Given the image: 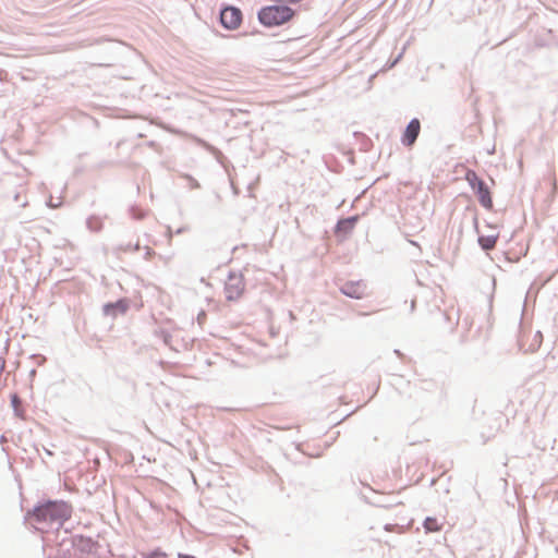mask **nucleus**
<instances>
[{"mask_svg": "<svg viewBox=\"0 0 558 558\" xmlns=\"http://www.w3.org/2000/svg\"><path fill=\"white\" fill-rule=\"evenodd\" d=\"M225 295L230 302L239 300L245 291V280L242 274L232 272L225 282Z\"/></svg>", "mask_w": 558, "mask_h": 558, "instance_id": "nucleus-3", "label": "nucleus"}, {"mask_svg": "<svg viewBox=\"0 0 558 558\" xmlns=\"http://www.w3.org/2000/svg\"><path fill=\"white\" fill-rule=\"evenodd\" d=\"M365 287L361 283H347L343 288V293L348 296L361 299L364 295Z\"/></svg>", "mask_w": 558, "mask_h": 558, "instance_id": "nucleus-7", "label": "nucleus"}, {"mask_svg": "<svg viewBox=\"0 0 558 558\" xmlns=\"http://www.w3.org/2000/svg\"><path fill=\"white\" fill-rule=\"evenodd\" d=\"M489 204H490V211L493 210V199L490 198L489 201Z\"/></svg>", "mask_w": 558, "mask_h": 558, "instance_id": "nucleus-21", "label": "nucleus"}, {"mask_svg": "<svg viewBox=\"0 0 558 558\" xmlns=\"http://www.w3.org/2000/svg\"><path fill=\"white\" fill-rule=\"evenodd\" d=\"M505 39H501V40H498L495 45L498 46L500 45Z\"/></svg>", "mask_w": 558, "mask_h": 558, "instance_id": "nucleus-20", "label": "nucleus"}, {"mask_svg": "<svg viewBox=\"0 0 558 558\" xmlns=\"http://www.w3.org/2000/svg\"><path fill=\"white\" fill-rule=\"evenodd\" d=\"M489 182H490V186H492V185H495V180H494L492 177H490V179H489Z\"/></svg>", "mask_w": 558, "mask_h": 558, "instance_id": "nucleus-19", "label": "nucleus"}, {"mask_svg": "<svg viewBox=\"0 0 558 558\" xmlns=\"http://www.w3.org/2000/svg\"><path fill=\"white\" fill-rule=\"evenodd\" d=\"M295 12L287 5H268L258 12V21L266 27L280 26L288 23Z\"/></svg>", "mask_w": 558, "mask_h": 558, "instance_id": "nucleus-2", "label": "nucleus"}, {"mask_svg": "<svg viewBox=\"0 0 558 558\" xmlns=\"http://www.w3.org/2000/svg\"><path fill=\"white\" fill-rule=\"evenodd\" d=\"M534 341L537 342V348L541 347L542 344V341H543V333L542 331H536L535 336H534Z\"/></svg>", "mask_w": 558, "mask_h": 558, "instance_id": "nucleus-13", "label": "nucleus"}, {"mask_svg": "<svg viewBox=\"0 0 558 558\" xmlns=\"http://www.w3.org/2000/svg\"><path fill=\"white\" fill-rule=\"evenodd\" d=\"M498 236L499 232L497 231V227L490 222V247L495 245Z\"/></svg>", "mask_w": 558, "mask_h": 558, "instance_id": "nucleus-11", "label": "nucleus"}, {"mask_svg": "<svg viewBox=\"0 0 558 558\" xmlns=\"http://www.w3.org/2000/svg\"><path fill=\"white\" fill-rule=\"evenodd\" d=\"M33 515L38 522L62 523L71 517V507L63 501H49L37 507Z\"/></svg>", "mask_w": 558, "mask_h": 558, "instance_id": "nucleus-1", "label": "nucleus"}, {"mask_svg": "<svg viewBox=\"0 0 558 558\" xmlns=\"http://www.w3.org/2000/svg\"><path fill=\"white\" fill-rule=\"evenodd\" d=\"M220 22L227 29H236L242 23V12L235 7H227L220 13Z\"/></svg>", "mask_w": 558, "mask_h": 558, "instance_id": "nucleus-4", "label": "nucleus"}, {"mask_svg": "<svg viewBox=\"0 0 558 558\" xmlns=\"http://www.w3.org/2000/svg\"><path fill=\"white\" fill-rule=\"evenodd\" d=\"M480 243L484 250L488 248V244H486L485 240L483 238L480 239Z\"/></svg>", "mask_w": 558, "mask_h": 558, "instance_id": "nucleus-16", "label": "nucleus"}, {"mask_svg": "<svg viewBox=\"0 0 558 558\" xmlns=\"http://www.w3.org/2000/svg\"><path fill=\"white\" fill-rule=\"evenodd\" d=\"M179 558H196V557H194V556H192V555H183V554H180V555H179Z\"/></svg>", "mask_w": 558, "mask_h": 558, "instance_id": "nucleus-17", "label": "nucleus"}, {"mask_svg": "<svg viewBox=\"0 0 558 558\" xmlns=\"http://www.w3.org/2000/svg\"><path fill=\"white\" fill-rule=\"evenodd\" d=\"M495 286H496V280H495V278L493 277V278H492V291H490V296H489L490 305L493 304Z\"/></svg>", "mask_w": 558, "mask_h": 558, "instance_id": "nucleus-14", "label": "nucleus"}, {"mask_svg": "<svg viewBox=\"0 0 558 558\" xmlns=\"http://www.w3.org/2000/svg\"><path fill=\"white\" fill-rule=\"evenodd\" d=\"M466 178H468V180L471 182V184H472L473 189H475V183H474V181L476 180V175H475V173H468V177H466Z\"/></svg>", "mask_w": 558, "mask_h": 558, "instance_id": "nucleus-15", "label": "nucleus"}, {"mask_svg": "<svg viewBox=\"0 0 558 558\" xmlns=\"http://www.w3.org/2000/svg\"><path fill=\"white\" fill-rule=\"evenodd\" d=\"M442 523L438 521L436 518H426L424 521V527L426 532H439L442 529Z\"/></svg>", "mask_w": 558, "mask_h": 558, "instance_id": "nucleus-9", "label": "nucleus"}, {"mask_svg": "<svg viewBox=\"0 0 558 558\" xmlns=\"http://www.w3.org/2000/svg\"><path fill=\"white\" fill-rule=\"evenodd\" d=\"M534 45L538 48L558 46V32L542 27L534 36Z\"/></svg>", "mask_w": 558, "mask_h": 558, "instance_id": "nucleus-5", "label": "nucleus"}, {"mask_svg": "<svg viewBox=\"0 0 558 558\" xmlns=\"http://www.w3.org/2000/svg\"><path fill=\"white\" fill-rule=\"evenodd\" d=\"M421 130V123L417 119L411 120L408 124L405 132L402 136V143L407 146H412L416 141Z\"/></svg>", "mask_w": 558, "mask_h": 558, "instance_id": "nucleus-6", "label": "nucleus"}, {"mask_svg": "<svg viewBox=\"0 0 558 558\" xmlns=\"http://www.w3.org/2000/svg\"><path fill=\"white\" fill-rule=\"evenodd\" d=\"M145 558H168L167 554L160 551V550H155L153 553H150L149 555H147Z\"/></svg>", "mask_w": 558, "mask_h": 558, "instance_id": "nucleus-12", "label": "nucleus"}, {"mask_svg": "<svg viewBox=\"0 0 558 558\" xmlns=\"http://www.w3.org/2000/svg\"><path fill=\"white\" fill-rule=\"evenodd\" d=\"M477 185H478L477 186V191H478V194H480V201L483 204V206L488 207V194L483 189L484 183L480 181L477 183Z\"/></svg>", "mask_w": 558, "mask_h": 558, "instance_id": "nucleus-10", "label": "nucleus"}, {"mask_svg": "<svg viewBox=\"0 0 558 558\" xmlns=\"http://www.w3.org/2000/svg\"><path fill=\"white\" fill-rule=\"evenodd\" d=\"M357 217L340 220L337 225V233H342L343 235L349 234L354 229Z\"/></svg>", "mask_w": 558, "mask_h": 558, "instance_id": "nucleus-8", "label": "nucleus"}, {"mask_svg": "<svg viewBox=\"0 0 558 558\" xmlns=\"http://www.w3.org/2000/svg\"><path fill=\"white\" fill-rule=\"evenodd\" d=\"M495 153V145L490 147L489 154L493 155Z\"/></svg>", "mask_w": 558, "mask_h": 558, "instance_id": "nucleus-18", "label": "nucleus"}]
</instances>
